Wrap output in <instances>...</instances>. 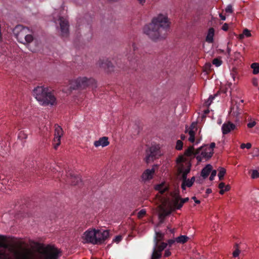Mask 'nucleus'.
Returning <instances> with one entry per match:
<instances>
[{"mask_svg": "<svg viewBox=\"0 0 259 259\" xmlns=\"http://www.w3.org/2000/svg\"><path fill=\"white\" fill-rule=\"evenodd\" d=\"M60 256L61 251L57 248L48 245L40 248L35 258L31 251L17 249L8 243L5 236L0 235V259H58Z\"/></svg>", "mask_w": 259, "mask_h": 259, "instance_id": "1", "label": "nucleus"}, {"mask_svg": "<svg viewBox=\"0 0 259 259\" xmlns=\"http://www.w3.org/2000/svg\"><path fill=\"white\" fill-rule=\"evenodd\" d=\"M169 26L167 17L159 14L154 17L151 23L144 26L143 32L153 41L161 40L167 36Z\"/></svg>", "mask_w": 259, "mask_h": 259, "instance_id": "2", "label": "nucleus"}, {"mask_svg": "<svg viewBox=\"0 0 259 259\" xmlns=\"http://www.w3.org/2000/svg\"><path fill=\"white\" fill-rule=\"evenodd\" d=\"M33 95L42 105H54L56 103L55 96L48 88L38 86L33 90Z\"/></svg>", "mask_w": 259, "mask_h": 259, "instance_id": "3", "label": "nucleus"}, {"mask_svg": "<svg viewBox=\"0 0 259 259\" xmlns=\"http://www.w3.org/2000/svg\"><path fill=\"white\" fill-rule=\"evenodd\" d=\"M172 210V206L168 199H164L160 205L158 206L159 223L157 226L159 227L164 221L165 217L170 214Z\"/></svg>", "mask_w": 259, "mask_h": 259, "instance_id": "4", "label": "nucleus"}, {"mask_svg": "<svg viewBox=\"0 0 259 259\" xmlns=\"http://www.w3.org/2000/svg\"><path fill=\"white\" fill-rule=\"evenodd\" d=\"M95 82L92 78L88 79L86 77H80L71 81L70 88L72 90L83 89Z\"/></svg>", "mask_w": 259, "mask_h": 259, "instance_id": "5", "label": "nucleus"}, {"mask_svg": "<svg viewBox=\"0 0 259 259\" xmlns=\"http://www.w3.org/2000/svg\"><path fill=\"white\" fill-rule=\"evenodd\" d=\"M161 155L160 147L158 145H152L148 147L146 150V157L145 160L147 163L153 161Z\"/></svg>", "mask_w": 259, "mask_h": 259, "instance_id": "6", "label": "nucleus"}, {"mask_svg": "<svg viewBox=\"0 0 259 259\" xmlns=\"http://www.w3.org/2000/svg\"><path fill=\"white\" fill-rule=\"evenodd\" d=\"M173 197L172 203L174 209H180L183 205L184 203L187 202L189 200V198H181L179 194V192L171 194Z\"/></svg>", "mask_w": 259, "mask_h": 259, "instance_id": "7", "label": "nucleus"}, {"mask_svg": "<svg viewBox=\"0 0 259 259\" xmlns=\"http://www.w3.org/2000/svg\"><path fill=\"white\" fill-rule=\"evenodd\" d=\"M28 28L21 25H17L13 29V33L19 42L23 40V38Z\"/></svg>", "mask_w": 259, "mask_h": 259, "instance_id": "8", "label": "nucleus"}, {"mask_svg": "<svg viewBox=\"0 0 259 259\" xmlns=\"http://www.w3.org/2000/svg\"><path fill=\"white\" fill-rule=\"evenodd\" d=\"M97 65L108 72H111L114 70V65L108 59H100L97 63Z\"/></svg>", "mask_w": 259, "mask_h": 259, "instance_id": "9", "label": "nucleus"}, {"mask_svg": "<svg viewBox=\"0 0 259 259\" xmlns=\"http://www.w3.org/2000/svg\"><path fill=\"white\" fill-rule=\"evenodd\" d=\"M65 181L67 183H70L72 186L80 187L82 185L81 178L78 176L75 175L71 172L67 174V180Z\"/></svg>", "mask_w": 259, "mask_h": 259, "instance_id": "10", "label": "nucleus"}, {"mask_svg": "<svg viewBox=\"0 0 259 259\" xmlns=\"http://www.w3.org/2000/svg\"><path fill=\"white\" fill-rule=\"evenodd\" d=\"M59 20L61 35L62 37H67L69 34V22L63 17H60Z\"/></svg>", "mask_w": 259, "mask_h": 259, "instance_id": "11", "label": "nucleus"}, {"mask_svg": "<svg viewBox=\"0 0 259 259\" xmlns=\"http://www.w3.org/2000/svg\"><path fill=\"white\" fill-rule=\"evenodd\" d=\"M83 238L86 242L95 244L97 243V240H96V230H89L85 231L83 234Z\"/></svg>", "mask_w": 259, "mask_h": 259, "instance_id": "12", "label": "nucleus"}, {"mask_svg": "<svg viewBox=\"0 0 259 259\" xmlns=\"http://www.w3.org/2000/svg\"><path fill=\"white\" fill-rule=\"evenodd\" d=\"M108 236L109 232L108 230L101 231L96 230V240H97V243H96V244L102 243Z\"/></svg>", "mask_w": 259, "mask_h": 259, "instance_id": "13", "label": "nucleus"}, {"mask_svg": "<svg viewBox=\"0 0 259 259\" xmlns=\"http://www.w3.org/2000/svg\"><path fill=\"white\" fill-rule=\"evenodd\" d=\"M236 125L230 121L224 123L222 126V130L223 135L229 133L231 131L236 128Z\"/></svg>", "mask_w": 259, "mask_h": 259, "instance_id": "14", "label": "nucleus"}, {"mask_svg": "<svg viewBox=\"0 0 259 259\" xmlns=\"http://www.w3.org/2000/svg\"><path fill=\"white\" fill-rule=\"evenodd\" d=\"M202 149V147H200L194 151L193 146H191L189 147L188 148L185 150L184 154L187 156H190L192 155L196 156L200 153Z\"/></svg>", "mask_w": 259, "mask_h": 259, "instance_id": "15", "label": "nucleus"}, {"mask_svg": "<svg viewBox=\"0 0 259 259\" xmlns=\"http://www.w3.org/2000/svg\"><path fill=\"white\" fill-rule=\"evenodd\" d=\"M155 172V169L154 167L151 169H146L142 174L141 178L143 181H147L153 178V175Z\"/></svg>", "mask_w": 259, "mask_h": 259, "instance_id": "16", "label": "nucleus"}, {"mask_svg": "<svg viewBox=\"0 0 259 259\" xmlns=\"http://www.w3.org/2000/svg\"><path fill=\"white\" fill-rule=\"evenodd\" d=\"M94 144L96 147L100 146L102 147L107 146L109 144L108 138L106 137L100 138L99 140L95 141Z\"/></svg>", "mask_w": 259, "mask_h": 259, "instance_id": "17", "label": "nucleus"}, {"mask_svg": "<svg viewBox=\"0 0 259 259\" xmlns=\"http://www.w3.org/2000/svg\"><path fill=\"white\" fill-rule=\"evenodd\" d=\"M187 165V168L186 169H184L183 165H181L178 169L179 172L180 174H182L181 179H183V177L185 178H187V175L190 171V168L191 166V164L190 162H187L186 163Z\"/></svg>", "mask_w": 259, "mask_h": 259, "instance_id": "18", "label": "nucleus"}, {"mask_svg": "<svg viewBox=\"0 0 259 259\" xmlns=\"http://www.w3.org/2000/svg\"><path fill=\"white\" fill-rule=\"evenodd\" d=\"M201 147H202V149L200 152H201V155L203 158L209 159L212 156L213 154V150L211 149V148H208L207 147L204 149L203 146H201Z\"/></svg>", "mask_w": 259, "mask_h": 259, "instance_id": "19", "label": "nucleus"}, {"mask_svg": "<svg viewBox=\"0 0 259 259\" xmlns=\"http://www.w3.org/2000/svg\"><path fill=\"white\" fill-rule=\"evenodd\" d=\"M34 39L33 35L31 34V31L28 28V31H26L23 38V40H21L20 42L26 45L31 43Z\"/></svg>", "mask_w": 259, "mask_h": 259, "instance_id": "20", "label": "nucleus"}, {"mask_svg": "<svg viewBox=\"0 0 259 259\" xmlns=\"http://www.w3.org/2000/svg\"><path fill=\"white\" fill-rule=\"evenodd\" d=\"M181 180L182 181L181 188L183 190H185L186 187H191L193 185L190 179H187V178L183 177V179H181Z\"/></svg>", "mask_w": 259, "mask_h": 259, "instance_id": "21", "label": "nucleus"}, {"mask_svg": "<svg viewBox=\"0 0 259 259\" xmlns=\"http://www.w3.org/2000/svg\"><path fill=\"white\" fill-rule=\"evenodd\" d=\"M212 169V166L210 164H207L201 170V175L204 178H206Z\"/></svg>", "mask_w": 259, "mask_h": 259, "instance_id": "22", "label": "nucleus"}, {"mask_svg": "<svg viewBox=\"0 0 259 259\" xmlns=\"http://www.w3.org/2000/svg\"><path fill=\"white\" fill-rule=\"evenodd\" d=\"M157 243H158V242L157 241V239L156 238L155 240V245H154V247L153 248V253H152L151 259H159L161 256V253L158 252L156 250V246H157Z\"/></svg>", "mask_w": 259, "mask_h": 259, "instance_id": "23", "label": "nucleus"}, {"mask_svg": "<svg viewBox=\"0 0 259 259\" xmlns=\"http://www.w3.org/2000/svg\"><path fill=\"white\" fill-rule=\"evenodd\" d=\"M55 137H59L61 138V137L63 135V131L61 127L58 124H55Z\"/></svg>", "mask_w": 259, "mask_h": 259, "instance_id": "24", "label": "nucleus"}, {"mask_svg": "<svg viewBox=\"0 0 259 259\" xmlns=\"http://www.w3.org/2000/svg\"><path fill=\"white\" fill-rule=\"evenodd\" d=\"M214 31V30L213 28H210L209 29L208 33L206 38V41L208 42H212L213 41Z\"/></svg>", "mask_w": 259, "mask_h": 259, "instance_id": "25", "label": "nucleus"}, {"mask_svg": "<svg viewBox=\"0 0 259 259\" xmlns=\"http://www.w3.org/2000/svg\"><path fill=\"white\" fill-rule=\"evenodd\" d=\"M185 133H188L190 136L189 138V141L193 143L195 141V131L192 130H187V127H186Z\"/></svg>", "mask_w": 259, "mask_h": 259, "instance_id": "26", "label": "nucleus"}, {"mask_svg": "<svg viewBox=\"0 0 259 259\" xmlns=\"http://www.w3.org/2000/svg\"><path fill=\"white\" fill-rule=\"evenodd\" d=\"M230 114H232L234 116H238L240 112L239 110V107L237 105L236 107V109H235V107H231L230 109Z\"/></svg>", "mask_w": 259, "mask_h": 259, "instance_id": "27", "label": "nucleus"}, {"mask_svg": "<svg viewBox=\"0 0 259 259\" xmlns=\"http://www.w3.org/2000/svg\"><path fill=\"white\" fill-rule=\"evenodd\" d=\"M188 239L189 238L187 236L181 235L176 238V241L178 243L184 244L188 241Z\"/></svg>", "mask_w": 259, "mask_h": 259, "instance_id": "28", "label": "nucleus"}, {"mask_svg": "<svg viewBox=\"0 0 259 259\" xmlns=\"http://www.w3.org/2000/svg\"><path fill=\"white\" fill-rule=\"evenodd\" d=\"M219 174L218 177L220 181L224 179V176H225L226 170L225 168L222 167H219L218 168Z\"/></svg>", "mask_w": 259, "mask_h": 259, "instance_id": "29", "label": "nucleus"}, {"mask_svg": "<svg viewBox=\"0 0 259 259\" xmlns=\"http://www.w3.org/2000/svg\"><path fill=\"white\" fill-rule=\"evenodd\" d=\"M155 188L156 190H158L161 194H163L167 190V188L164 187L163 184L156 186Z\"/></svg>", "mask_w": 259, "mask_h": 259, "instance_id": "30", "label": "nucleus"}, {"mask_svg": "<svg viewBox=\"0 0 259 259\" xmlns=\"http://www.w3.org/2000/svg\"><path fill=\"white\" fill-rule=\"evenodd\" d=\"M251 68L253 69V73L257 74L259 73V64L257 63H253L251 65Z\"/></svg>", "mask_w": 259, "mask_h": 259, "instance_id": "31", "label": "nucleus"}, {"mask_svg": "<svg viewBox=\"0 0 259 259\" xmlns=\"http://www.w3.org/2000/svg\"><path fill=\"white\" fill-rule=\"evenodd\" d=\"M167 244L164 242H162L160 245H158L157 244L156 246V250L159 252L161 253V252L164 250V248H166L167 246Z\"/></svg>", "mask_w": 259, "mask_h": 259, "instance_id": "32", "label": "nucleus"}, {"mask_svg": "<svg viewBox=\"0 0 259 259\" xmlns=\"http://www.w3.org/2000/svg\"><path fill=\"white\" fill-rule=\"evenodd\" d=\"M217 95L218 94H217L214 95V96L210 95L209 96V97L207 101H206L205 102V106L206 107H208L210 105V104H211V102H212V100L214 99L215 97L217 96Z\"/></svg>", "mask_w": 259, "mask_h": 259, "instance_id": "33", "label": "nucleus"}, {"mask_svg": "<svg viewBox=\"0 0 259 259\" xmlns=\"http://www.w3.org/2000/svg\"><path fill=\"white\" fill-rule=\"evenodd\" d=\"M212 64L213 65H214L215 66L217 67H219L220 66L222 63V61L221 60L220 58H215L213 60H212Z\"/></svg>", "mask_w": 259, "mask_h": 259, "instance_id": "34", "label": "nucleus"}, {"mask_svg": "<svg viewBox=\"0 0 259 259\" xmlns=\"http://www.w3.org/2000/svg\"><path fill=\"white\" fill-rule=\"evenodd\" d=\"M60 139L61 138L55 137L54 139V148L57 149V147L60 145Z\"/></svg>", "mask_w": 259, "mask_h": 259, "instance_id": "35", "label": "nucleus"}, {"mask_svg": "<svg viewBox=\"0 0 259 259\" xmlns=\"http://www.w3.org/2000/svg\"><path fill=\"white\" fill-rule=\"evenodd\" d=\"M156 236H155V237L154 238V241L155 240V239L156 238L157 241L158 243L159 241L163 238V237L164 236V234H163L160 232H156Z\"/></svg>", "mask_w": 259, "mask_h": 259, "instance_id": "36", "label": "nucleus"}, {"mask_svg": "<svg viewBox=\"0 0 259 259\" xmlns=\"http://www.w3.org/2000/svg\"><path fill=\"white\" fill-rule=\"evenodd\" d=\"M183 146V143L182 141L180 140H178L177 141V144H176V149H177L178 150H180L182 149Z\"/></svg>", "mask_w": 259, "mask_h": 259, "instance_id": "37", "label": "nucleus"}, {"mask_svg": "<svg viewBox=\"0 0 259 259\" xmlns=\"http://www.w3.org/2000/svg\"><path fill=\"white\" fill-rule=\"evenodd\" d=\"M27 137V134L24 131H21L18 135V138L20 139H25Z\"/></svg>", "mask_w": 259, "mask_h": 259, "instance_id": "38", "label": "nucleus"}, {"mask_svg": "<svg viewBox=\"0 0 259 259\" xmlns=\"http://www.w3.org/2000/svg\"><path fill=\"white\" fill-rule=\"evenodd\" d=\"M225 12L226 13L231 14L233 12V7L231 5H229L225 9Z\"/></svg>", "mask_w": 259, "mask_h": 259, "instance_id": "39", "label": "nucleus"}, {"mask_svg": "<svg viewBox=\"0 0 259 259\" xmlns=\"http://www.w3.org/2000/svg\"><path fill=\"white\" fill-rule=\"evenodd\" d=\"M256 124V122L254 120H252L251 119L249 120V123H247V126L248 128H251L254 127Z\"/></svg>", "mask_w": 259, "mask_h": 259, "instance_id": "40", "label": "nucleus"}, {"mask_svg": "<svg viewBox=\"0 0 259 259\" xmlns=\"http://www.w3.org/2000/svg\"><path fill=\"white\" fill-rule=\"evenodd\" d=\"M251 178L252 179H256L259 178V172L256 170H252L251 174Z\"/></svg>", "mask_w": 259, "mask_h": 259, "instance_id": "41", "label": "nucleus"}, {"mask_svg": "<svg viewBox=\"0 0 259 259\" xmlns=\"http://www.w3.org/2000/svg\"><path fill=\"white\" fill-rule=\"evenodd\" d=\"M196 123L193 122L189 128H187V130H192V131H196L197 130V127H196Z\"/></svg>", "mask_w": 259, "mask_h": 259, "instance_id": "42", "label": "nucleus"}, {"mask_svg": "<svg viewBox=\"0 0 259 259\" xmlns=\"http://www.w3.org/2000/svg\"><path fill=\"white\" fill-rule=\"evenodd\" d=\"M146 214V210L144 209L141 210L138 213V217L140 218H142Z\"/></svg>", "mask_w": 259, "mask_h": 259, "instance_id": "43", "label": "nucleus"}, {"mask_svg": "<svg viewBox=\"0 0 259 259\" xmlns=\"http://www.w3.org/2000/svg\"><path fill=\"white\" fill-rule=\"evenodd\" d=\"M243 33H244V35L246 36V37H250L251 35L249 30H248L247 29H245L243 30Z\"/></svg>", "mask_w": 259, "mask_h": 259, "instance_id": "44", "label": "nucleus"}, {"mask_svg": "<svg viewBox=\"0 0 259 259\" xmlns=\"http://www.w3.org/2000/svg\"><path fill=\"white\" fill-rule=\"evenodd\" d=\"M216 175H217V170H212L211 172V175L209 177V180L210 181H212L214 179V177L216 176Z\"/></svg>", "mask_w": 259, "mask_h": 259, "instance_id": "45", "label": "nucleus"}, {"mask_svg": "<svg viewBox=\"0 0 259 259\" xmlns=\"http://www.w3.org/2000/svg\"><path fill=\"white\" fill-rule=\"evenodd\" d=\"M240 253V250L239 249L236 248V250L233 252V255L234 257H237Z\"/></svg>", "mask_w": 259, "mask_h": 259, "instance_id": "46", "label": "nucleus"}, {"mask_svg": "<svg viewBox=\"0 0 259 259\" xmlns=\"http://www.w3.org/2000/svg\"><path fill=\"white\" fill-rule=\"evenodd\" d=\"M121 239H122V237H121V236H120V235L116 236L115 237V239H114V241L115 242H116L118 243V242H119V241H121Z\"/></svg>", "mask_w": 259, "mask_h": 259, "instance_id": "47", "label": "nucleus"}, {"mask_svg": "<svg viewBox=\"0 0 259 259\" xmlns=\"http://www.w3.org/2000/svg\"><path fill=\"white\" fill-rule=\"evenodd\" d=\"M228 24L227 23H225L222 26V29L224 31H227L228 30Z\"/></svg>", "mask_w": 259, "mask_h": 259, "instance_id": "48", "label": "nucleus"}, {"mask_svg": "<svg viewBox=\"0 0 259 259\" xmlns=\"http://www.w3.org/2000/svg\"><path fill=\"white\" fill-rule=\"evenodd\" d=\"M196 158L197 159V160H198V162H200L202 160V158H203V156L201 155V154L200 155H196Z\"/></svg>", "mask_w": 259, "mask_h": 259, "instance_id": "49", "label": "nucleus"}, {"mask_svg": "<svg viewBox=\"0 0 259 259\" xmlns=\"http://www.w3.org/2000/svg\"><path fill=\"white\" fill-rule=\"evenodd\" d=\"M252 83L253 85L257 87L258 85V81L256 78H253L252 80Z\"/></svg>", "mask_w": 259, "mask_h": 259, "instance_id": "50", "label": "nucleus"}, {"mask_svg": "<svg viewBox=\"0 0 259 259\" xmlns=\"http://www.w3.org/2000/svg\"><path fill=\"white\" fill-rule=\"evenodd\" d=\"M170 254H171V252L169 250H165V253H164V256L165 257L169 256V255H170Z\"/></svg>", "mask_w": 259, "mask_h": 259, "instance_id": "51", "label": "nucleus"}, {"mask_svg": "<svg viewBox=\"0 0 259 259\" xmlns=\"http://www.w3.org/2000/svg\"><path fill=\"white\" fill-rule=\"evenodd\" d=\"M209 112V109H206L204 111L203 115L202 116V118H204L205 117L206 115Z\"/></svg>", "mask_w": 259, "mask_h": 259, "instance_id": "52", "label": "nucleus"}, {"mask_svg": "<svg viewBox=\"0 0 259 259\" xmlns=\"http://www.w3.org/2000/svg\"><path fill=\"white\" fill-rule=\"evenodd\" d=\"M225 184L223 182L220 183L219 185V189H224V188H225Z\"/></svg>", "mask_w": 259, "mask_h": 259, "instance_id": "53", "label": "nucleus"}, {"mask_svg": "<svg viewBox=\"0 0 259 259\" xmlns=\"http://www.w3.org/2000/svg\"><path fill=\"white\" fill-rule=\"evenodd\" d=\"M176 241V240H173V239H169L168 240V244L169 245V246H171L173 243H174V242Z\"/></svg>", "mask_w": 259, "mask_h": 259, "instance_id": "54", "label": "nucleus"}, {"mask_svg": "<svg viewBox=\"0 0 259 259\" xmlns=\"http://www.w3.org/2000/svg\"><path fill=\"white\" fill-rule=\"evenodd\" d=\"M137 1L138 2V3L140 5H141L142 6H143L146 3V0H137Z\"/></svg>", "mask_w": 259, "mask_h": 259, "instance_id": "55", "label": "nucleus"}, {"mask_svg": "<svg viewBox=\"0 0 259 259\" xmlns=\"http://www.w3.org/2000/svg\"><path fill=\"white\" fill-rule=\"evenodd\" d=\"M215 144L213 142L211 143L210 145V147H207L208 148H211V149H212L213 150V148L215 147Z\"/></svg>", "mask_w": 259, "mask_h": 259, "instance_id": "56", "label": "nucleus"}, {"mask_svg": "<svg viewBox=\"0 0 259 259\" xmlns=\"http://www.w3.org/2000/svg\"><path fill=\"white\" fill-rule=\"evenodd\" d=\"M192 199L193 200H194L195 201V203H197V204H199V203H200V201L199 200H197V199H196V197H195V196H193V197L192 198Z\"/></svg>", "mask_w": 259, "mask_h": 259, "instance_id": "57", "label": "nucleus"}, {"mask_svg": "<svg viewBox=\"0 0 259 259\" xmlns=\"http://www.w3.org/2000/svg\"><path fill=\"white\" fill-rule=\"evenodd\" d=\"M251 147V144L250 143H247L245 144V148L249 149Z\"/></svg>", "mask_w": 259, "mask_h": 259, "instance_id": "58", "label": "nucleus"}, {"mask_svg": "<svg viewBox=\"0 0 259 259\" xmlns=\"http://www.w3.org/2000/svg\"><path fill=\"white\" fill-rule=\"evenodd\" d=\"M211 65L209 63H206L205 64V68L207 69H209L211 67Z\"/></svg>", "mask_w": 259, "mask_h": 259, "instance_id": "59", "label": "nucleus"}, {"mask_svg": "<svg viewBox=\"0 0 259 259\" xmlns=\"http://www.w3.org/2000/svg\"><path fill=\"white\" fill-rule=\"evenodd\" d=\"M230 188H231L230 186L228 185L226 186L225 185L224 189H225V191L226 192V191H229Z\"/></svg>", "mask_w": 259, "mask_h": 259, "instance_id": "60", "label": "nucleus"}, {"mask_svg": "<svg viewBox=\"0 0 259 259\" xmlns=\"http://www.w3.org/2000/svg\"><path fill=\"white\" fill-rule=\"evenodd\" d=\"M231 49L229 47H227V53L229 57L230 56V53H231Z\"/></svg>", "mask_w": 259, "mask_h": 259, "instance_id": "61", "label": "nucleus"}, {"mask_svg": "<svg viewBox=\"0 0 259 259\" xmlns=\"http://www.w3.org/2000/svg\"><path fill=\"white\" fill-rule=\"evenodd\" d=\"M230 74H231L233 80H234L235 78V72L234 71L233 72H232Z\"/></svg>", "mask_w": 259, "mask_h": 259, "instance_id": "62", "label": "nucleus"}, {"mask_svg": "<svg viewBox=\"0 0 259 259\" xmlns=\"http://www.w3.org/2000/svg\"><path fill=\"white\" fill-rule=\"evenodd\" d=\"M220 17L222 20H225L226 19V17L223 16L222 14H220Z\"/></svg>", "mask_w": 259, "mask_h": 259, "instance_id": "63", "label": "nucleus"}, {"mask_svg": "<svg viewBox=\"0 0 259 259\" xmlns=\"http://www.w3.org/2000/svg\"><path fill=\"white\" fill-rule=\"evenodd\" d=\"M132 47L133 48V51H135L136 49V44L134 42L132 43Z\"/></svg>", "mask_w": 259, "mask_h": 259, "instance_id": "64", "label": "nucleus"}]
</instances>
